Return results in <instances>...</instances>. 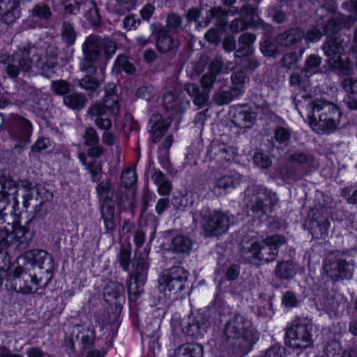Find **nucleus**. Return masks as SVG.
Masks as SVG:
<instances>
[{
  "mask_svg": "<svg viewBox=\"0 0 357 357\" xmlns=\"http://www.w3.org/2000/svg\"><path fill=\"white\" fill-rule=\"evenodd\" d=\"M0 63L4 65V70L8 77L15 81L20 74L30 73L36 66L41 75L49 77L57 64L56 55L53 52H46L36 45L27 44L19 47L12 54L0 55Z\"/></svg>",
  "mask_w": 357,
  "mask_h": 357,
  "instance_id": "f257e3e1",
  "label": "nucleus"
},
{
  "mask_svg": "<svg viewBox=\"0 0 357 357\" xmlns=\"http://www.w3.org/2000/svg\"><path fill=\"white\" fill-rule=\"evenodd\" d=\"M223 333L234 357H245L252 350L260 335L252 321L238 313L226 322Z\"/></svg>",
  "mask_w": 357,
  "mask_h": 357,
  "instance_id": "f03ea898",
  "label": "nucleus"
},
{
  "mask_svg": "<svg viewBox=\"0 0 357 357\" xmlns=\"http://www.w3.org/2000/svg\"><path fill=\"white\" fill-rule=\"evenodd\" d=\"M35 187L29 181H24L18 185L4 172L0 171V223L5 221V208L13 201V208L19 206L18 196L22 197V204L26 210L33 199Z\"/></svg>",
  "mask_w": 357,
  "mask_h": 357,
  "instance_id": "7ed1b4c3",
  "label": "nucleus"
},
{
  "mask_svg": "<svg viewBox=\"0 0 357 357\" xmlns=\"http://www.w3.org/2000/svg\"><path fill=\"white\" fill-rule=\"evenodd\" d=\"M311 113L307 119L310 126L323 133L330 134L337 128L342 116L340 108L324 100H315L310 104Z\"/></svg>",
  "mask_w": 357,
  "mask_h": 357,
  "instance_id": "20e7f679",
  "label": "nucleus"
},
{
  "mask_svg": "<svg viewBox=\"0 0 357 357\" xmlns=\"http://www.w3.org/2000/svg\"><path fill=\"white\" fill-rule=\"evenodd\" d=\"M116 49V43L109 38H101L96 35L89 36L82 45L84 59L81 63V70L86 72L91 69L96 73L95 64L102 59H111Z\"/></svg>",
  "mask_w": 357,
  "mask_h": 357,
  "instance_id": "39448f33",
  "label": "nucleus"
},
{
  "mask_svg": "<svg viewBox=\"0 0 357 357\" xmlns=\"http://www.w3.org/2000/svg\"><path fill=\"white\" fill-rule=\"evenodd\" d=\"M244 201L246 203L248 212L258 217L261 221L266 220L273 212L279 198L276 192L266 187H252L245 190Z\"/></svg>",
  "mask_w": 357,
  "mask_h": 357,
  "instance_id": "423d86ee",
  "label": "nucleus"
},
{
  "mask_svg": "<svg viewBox=\"0 0 357 357\" xmlns=\"http://www.w3.org/2000/svg\"><path fill=\"white\" fill-rule=\"evenodd\" d=\"M5 221L0 223V226L6 222L9 213L5 208ZM31 238L29 229L26 226L14 225L12 232L0 227V255L3 257L2 263L7 266L10 263V258L6 252H3L8 247L17 243L16 249L20 250L26 249Z\"/></svg>",
  "mask_w": 357,
  "mask_h": 357,
  "instance_id": "0eeeda50",
  "label": "nucleus"
},
{
  "mask_svg": "<svg viewBox=\"0 0 357 357\" xmlns=\"http://www.w3.org/2000/svg\"><path fill=\"white\" fill-rule=\"evenodd\" d=\"M312 324L307 319L296 317L285 331V345L293 349L307 347L312 344Z\"/></svg>",
  "mask_w": 357,
  "mask_h": 357,
  "instance_id": "6e6552de",
  "label": "nucleus"
},
{
  "mask_svg": "<svg viewBox=\"0 0 357 357\" xmlns=\"http://www.w3.org/2000/svg\"><path fill=\"white\" fill-rule=\"evenodd\" d=\"M314 157L309 153L296 151L288 157V164L281 171L283 179H296L310 175L317 170Z\"/></svg>",
  "mask_w": 357,
  "mask_h": 357,
  "instance_id": "1a4fd4ad",
  "label": "nucleus"
},
{
  "mask_svg": "<svg viewBox=\"0 0 357 357\" xmlns=\"http://www.w3.org/2000/svg\"><path fill=\"white\" fill-rule=\"evenodd\" d=\"M47 284L43 275L29 273L21 268H17L13 274L8 275L5 286L16 292L28 294L36 293L38 289Z\"/></svg>",
  "mask_w": 357,
  "mask_h": 357,
  "instance_id": "9d476101",
  "label": "nucleus"
},
{
  "mask_svg": "<svg viewBox=\"0 0 357 357\" xmlns=\"http://www.w3.org/2000/svg\"><path fill=\"white\" fill-rule=\"evenodd\" d=\"M100 199V213L107 233H112L116 227L114 218L116 202L114 200V188L109 181H102L96 188Z\"/></svg>",
  "mask_w": 357,
  "mask_h": 357,
  "instance_id": "9b49d317",
  "label": "nucleus"
},
{
  "mask_svg": "<svg viewBox=\"0 0 357 357\" xmlns=\"http://www.w3.org/2000/svg\"><path fill=\"white\" fill-rule=\"evenodd\" d=\"M307 226L312 238L325 240L331 227L328 212L323 208L312 209L308 214Z\"/></svg>",
  "mask_w": 357,
  "mask_h": 357,
  "instance_id": "f8f14e48",
  "label": "nucleus"
},
{
  "mask_svg": "<svg viewBox=\"0 0 357 357\" xmlns=\"http://www.w3.org/2000/svg\"><path fill=\"white\" fill-rule=\"evenodd\" d=\"M203 228L207 236H219L229 227V218L222 211L209 208L202 213Z\"/></svg>",
  "mask_w": 357,
  "mask_h": 357,
  "instance_id": "ddd939ff",
  "label": "nucleus"
},
{
  "mask_svg": "<svg viewBox=\"0 0 357 357\" xmlns=\"http://www.w3.org/2000/svg\"><path fill=\"white\" fill-rule=\"evenodd\" d=\"M26 257L33 260L34 266L39 268L38 275H43L45 283L48 284L52 278L54 267L53 257L42 250L29 251L26 253Z\"/></svg>",
  "mask_w": 357,
  "mask_h": 357,
  "instance_id": "4468645a",
  "label": "nucleus"
},
{
  "mask_svg": "<svg viewBox=\"0 0 357 357\" xmlns=\"http://www.w3.org/2000/svg\"><path fill=\"white\" fill-rule=\"evenodd\" d=\"M229 115L231 122L240 129L251 128L256 119V113L246 104L232 106Z\"/></svg>",
  "mask_w": 357,
  "mask_h": 357,
  "instance_id": "2eb2a0df",
  "label": "nucleus"
},
{
  "mask_svg": "<svg viewBox=\"0 0 357 357\" xmlns=\"http://www.w3.org/2000/svg\"><path fill=\"white\" fill-rule=\"evenodd\" d=\"M96 333L90 326L77 324L73 327L70 333V347L75 349V344L82 346V350L90 349L93 347Z\"/></svg>",
  "mask_w": 357,
  "mask_h": 357,
  "instance_id": "dca6fc26",
  "label": "nucleus"
},
{
  "mask_svg": "<svg viewBox=\"0 0 357 357\" xmlns=\"http://www.w3.org/2000/svg\"><path fill=\"white\" fill-rule=\"evenodd\" d=\"M207 311H198L197 315L193 318L191 322L188 323L186 328V334L194 339H200L204 337L207 329L211 325V320Z\"/></svg>",
  "mask_w": 357,
  "mask_h": 357,
  "instance_id": "f3484780",
  "label": "nucleus"
},
{
  "mask_svg": "<svg viewBox=\"0 0 357 357\" xmlns=\"http://www.w3.org/2000/svg\"><path fill=\"white\" fill-rule=\"evenodd\" d=\"M304 31L300 27H292L279 33L276 37L278 45L285 47L298 48L301 47Z\"/></svg>",
  "mask_w": 357,
  "mask_h": 357,
  "instance_id": "a211bd4d",
  "label": "nucleus"
},
{
  "mask_svg": "<svg viewBox=\"0 0 357 357\" xmlns=\"http://www.w3.org/2000/svg\"><path fill=\"white\" fill-rule=\"evenodd\" d=\"M9 121L11 124V130L15 132L17 138L23 142H27L33 132L31 123L26 119L17 115L11 114Z\"/></svg>",
  "mask_w": 357,
  "mask_h": 357,
  "instance_id": "6ab92c4d",
  "label": "nucleus"
},
{
  "mask_svg": "<svg viewBox=\"0 0 357 357\" xmlns=\"http://www.w3.org/2000/svg\"><path fill=\"white\" fill-rule=\"evenodd\" d=\"M239 15L241 20L253 29H264L266 23L259 17L258 8L256 6L248 3L243 5L239 10Z\"/></svg>",
  "mask_w": 357,
  "mask_h": 357,
  "instance_id": "aec40b11",
  "label": "nucleus"
},
{
  "mask_svg": "<svg viewBox=\"0 0 357 357\" xmlns=\"http://www.w3.org/2000/svg\"><path fill=\"white\" fill-rule=\"evenodd\" d=\"M20 0H0V15L7 24H13L20 16Z\"/></svg>",
  "mask_w": 357,
  "mask_h": 357,
  "instance_id": "412c9836",
  "label": "nucleus"
},
{
  "mask_svg": "<svg viewBox=\"0 0 357 357\" xmlns=\"http://www.w3.org/2000/svg\"><path fill=\"white\" fill-rule=\"evenodd\" d=\"M241 183V175L232 174L225 175L218 178L213 187V192L218 196L226 195Z\"/></svg>",
  "mask_w": 357,
  "mask_h": 357,
  "instance_id": "4be33fe9",
  "label": "nucleus"
},
{
  "mask_svg": "<svg viewBox=\"0 0 357 357\" xmlns=\"http://www.w3.org/2000/svg\"><path fill=\"white\" fill-rule=\"evenodd\" d=\"M87 74L78 80V85L84 90L89 91V93H93L98 89L105 79L104 70H98L94 73L91 69L86 72Z\"/></svg>",
  "mask_w": 357,
  "mask_h": 357,
  "instance_id": "5701e85b",
  "label": "nucleus"
},
{
  "mask_svg": "<svg viewBox=\"0 0 357 357\" xmlns=\"http://www.w3.org/2000/svg\"><path fill=\"white\" fill-rule=\"evenodd\" d=\"M159 286L165 292L176 293V287L178 284V267L173 266L162 272L158 280Z\"/></svg>",
  "mask_w": 357,
  "mask_h": 357,
  "instance_id": "b1692460",
  "label": "nucleus"
},
{
  "mask_svg": "<svg viewBox=\"0 0 357 357\" xmlns=\"http://www.w3.org/2000/svg\"><path fill=\"white\" fill-rule=\"evenodd\" d=\"M261 243L257 238L248 239L244 236L241 243V253L243 257L249 263L257 260L259 257Z\"/></svg>",
  "mask_w": 357,
  "mask_h": 357,
  "instance_id": "393cba45",
  "label": "nucleus"
},
{
  "mask_svg": "<svg viewBox=\"0 0 357 357\" xmlns=\"http://www.w3.org/2000/svg\"><path fill=\"white\" fill-rule=\"evenodd\" d=\"M333 267L327 271V275L334 282L348 280L352 277V272L349 268V264L346 259H340Z\"/></svg>",
  "mask_w": 357,
  "mask_h": 357,
  "instance_id": "a878e982",
  "label": "nucleus"
},
{
  "mask_svg": "<svg viewBox=\"0 0 357 357\" xmlns=\"http://www.w3.org/2000/svg\"><path fill=\"white\" fill-rule=\"evenodd\" d=\"M296 274L294 263L291 261H282L278 263L274 270V275L277 280L284 283L293 279Z\"/></svg>",
  "mask_w": 357,
  "mask_h": 357,
  "instance_id": "bb28decb",
  "label": "nucleus"
},
{
  "mask_svg": "<svg viewBox=\"0 0 357 357\" xmlns=\"http://www.w3.org/2000/svg\"><path fill=\"white\" fill-rule=\"evenodd\" d=\"M149 124L152 139L155 143L161 139L169 127L168 123L162 120V116L159 114H153Z\"/></svg>",
  "mask_w": 357,
  "mask_h": 357,
  "instance_id": "cd10ccee",
  "label": "nucleus"
},
{
  "mask_svg": "<svg viewBox=\"0 0 357 357\" xmlns=\"http://www.w3.org/2000/svg\"><path fill=\"white\" fill-rule=\"evenodd\" d=\"M226 301L221 294L217 292L213 300L210 303L207 307L200 310L201 311H207L210 316V320L212 322L214 320L221 318L226 310Z\"/></svg>",
  "mask_w": 357,
  "mask_h": 357,
  "instance_id": "c85d7f7f",
  "label": "nucleus"
},
{
  "mask_svg": "<svg viewBox=\"0 0 357 357\" xmlns=\"http://www.w3.org/2000/svg\"><path fill=\"white\" fill-rule=\"evenodd\" d=\"M342 40L338 37L329 38L323 45L322 50L327 59H337L344 52Z\"/></svg>",
  "mask_w": 357,
  "mask_h": 357,
  "instance_id": "c756f323",
  "label": "nucleus"
},
{
  "mask_svg": "<svg viewBox=\"0 0 357 357\" xmlns=\"http://www.w3.org/2000/svg\"><path fill=\"white\" fill-rule=\"evenodd\" d=\"M326 62L331 69L341 75H350L354 72V63L348 57L342 59V56H338L335 59L332 58L326 59Z\"/></svg>",
  "mask_w": 357,
  "mask_h": 357,
  "instance_id": "7c9ffc66",
  "label": "nucleus"
},
{
  "mask_svg": "<svg viewBox=\"0 0 357 357\" xmlns=\"http://www.w3.org/2000/svg\"><path fill=\"white\" fill-rule=\"evenodd\" d=\"M132 270L130 273L131 280H137L139 282H145L148 265L144 259L141 256L135 257L132 264Z\"/></svg>",
  "mask_w": 357,
  "mask_h": 357,
  "instance_id": "2f4dec72",
  "label": "nucleus"
},
{
  "mask_svg": "<svg viewBox=\"0 0 357 357\" xmlns=\"http://www.w3.org/2000/svg\"><path fill=\"white\" fill-rule=\"evenodd\" d=\"M88 100L86 96L81 93L75 92L63 97V102L68 108L73 110H82Z\"/></svg>",
  "mask_w": 357,
  "mask_h": 357,
  "instance_id": "473e14b6",
  "label": "nucleus"
},
{
  "mask_svg": "<svg viewBox=\"0 0 357 357\" xmlns=\"http://www.w3.org/2000/svg\"><path fill=\"white\" fill-rule=\"evenodd\" d=\"M124 292L123 285L116 281H109L104 288V298L106 302H112L121 296Z\"/></svg>",
  "mask_w": 357,
  "mask_h": 357,
  "instance_id": "72a5a7b5",
  "label": "nucleus"
},
{
  "mask_svg": "<svg viewBox=\"0 0 357 357\" xmlns=\"http://www.w3.org/2000/svg\"><path fill=\"white\" fill-rule=\"evenodd\" d=\"M105 96L104 97L103 105L106 109H111L113 112L118 110V96L115 91V85L109 83L105 86Z\"/></svg>",
  "mask_w": 357,
  "mask_h": 357,
  "instance_id": "f704fd0d",
  "label": "nucleus"
},
{
  "mask_svg": "<svg viewBox=\"0 0 357 357\" xmlns=\"http://www.w3.org/2000/svg\"><path fill=\"white\" fill-rule=\"evenodd\" d=\"M180 357H204V347L198 343L180 344Z\"/></svg>",
  "mask_w": 357,
  "mask_h": 357,
  "instance_id": "c9c22d12",
  "label": "nucleus"
},
{
  "mask_svg": "<svg viewBox=\"0 0 357 357\" xmlns=\"http://www.w3.org/2000/svg\"><path fill=\"white\" fill-rule=\"evenodd\" d=\"M30 17L33 19L47 21L52 15L50 7L45 2H40L34 5L29 10Z\"/></svg>",
  "mask_w": 357,
  "mask_h": 357,
  "instance_id": "e433bc0d",
  "label": "nucleus"
},
{
  "mask_svg": "<svg viewBox=\"0 0 357 357\" xmlns=\"http://www.w3.org/2000/svg\"><path fill=\"white\" fill-rule=\"evenodd\" d=\"M121 70L130 75L134 74L136 71L134 65L128 61V56L124 54L116 57L113 66V71L116 73H120Z\"/></svg>",
  "mask_w": 357,
  "mask_h": 357,
  "instance_id": "4c0bfd02",
  "label": "nucleus"
},
{
  "mask_svg": "<svg viewBox=\"0 0 357 357\" xmlns=\"http://www.w3.org/2000/svg\"><path fill=\"white\" fill-rule=\"evenodd\" d=\"M252 162L255 166L260 169H268L273 164L271 156L262 149H257L254 151Z\"/></svg>",
  "mask_w": 357,
  "mask_h": 357,
  "instance_id": "58836bf2",
  "label": "nucleus"
},
{
  "mask_svg": "<svg viewBox=\"0 0 357 357\" xmlns=\"http://www.w3.org/2000/svg\"><path fill=\"white\" fill-rule=\"evenodd\" d=\"M137 0H116L112 8V13L123 16L135 8Z\"/></svg>",
  "mask_w": 357,
  "mask_h": 357,
  "instance_id": "ea45409f",
  "label": "nucleus"
},
{
  "mask_svg": "<svg viewBox=\"0 0 357 357\" xmlns=\"http://www.w3.org/2000/svg\"><path fill=\"white\" fill-rule=\"evenodd\" d=\"M61 35L62 40L68 45H73L77 38V33L74 26L68 21H64L62 23Z\"/></svg>",
  "mask_w": 357,
  "mask_h": 357,
  "instance_id": "a19ab883",
  "label": "nucleus"
},
{
  "mask_svg": "<svg viewBox=\"0 0 357 357\" xmlns=\"http://www.w3.org/2000/svg\"><path fill=\"white\" fill-rule=\"evenodd\" d=\"M164 107L172 114H176L178 112V99L176 90L174 91H168L163 96Z\"/></svg>",
  "mask_w": 357,
  "mask_h": 357,
  "instance_id": "79ce46f5",
  "label": "nucleus"
},
{
  "mask_svg": "<svg viewBox=\"0 0 357 357\" xmlns=\"http://www.w3.org/2000/svg\"><path fill=\"white\" fill-rule=\"evenodd\" d=\"M340 195L349 204H357V184L351 183L341 189Z\"/></svg>",
  "mask_w": 357,
  "mask_h": 357,
  "instance_id": "37998d69",
  "label": "nucleus"
},
{
  "mask_svg": "<svg viewBox=\"0 0 357 357\" xmlns=\"http://www.w3.org/2000/svg\"><path fill=\"white\" fill-rule=\"evenodd\" d=\"M229 155V151L224 144L222 145H211L207 149V155L212 160L224 159L229 160L227 156Z\"/></svg>",
  "mask_w": 357,
  "mask_h": 357,
  "instance_id": "c03bdc74",
  "label": "nucleus"
},
{
  "mask_svg": "<svg viewBox=\"0 0 357 357\" xmlns=\"http://www.w3.org/2000/svg\"><path fill=\"white\" fill-rule=\"evenodd\" d=\"M51 89L54 94L65 96L73 90V86L66 80L59 79L52 82Z\"/></svg>",
  "mask_w": 357,
  "mask_h": 357,
  "instance_id": "a18cd8bd",
  "label": "nucleus"
},
{
  "mask_svg": "<svg viewBox=\"0 0 357 357\" xmlns=\"http://www.w3.org/2000/svg\"><path fill=\"white\" fill-rule=\"evenodd\" d=\"M36 192L37 195L43 199L40 202L39 204H36L34 206V214L32 216V218L30 219L26 225L29 227V225L32 223L33 219L37 215V214L41 211L42 206L44 204L45 200H48L50 198L53 197L51 192H49L45 188L42 186L36 187Z\"/></svg>",
  "mask_w": 357,
  "mask_h": 357,
  "instance_id": "49530a36",
  "label": "nucleus"
},
{
  "mask_svg": "<svg viewBox=\"0 0 357 357\" xmlns=\"http://www.w3.org/2000/svg\"><path fill=\"white\" fill-rule=\"evenodd\" d=\"M130 255H131V248L128 244L127 245H121L119 251V254L118 255L119 262L120 264L121 267L125 271H129L130 267Z\"/></svg>",
  "mask_w": 357,
  "mask_h": 357,
  "instance_id": "de8ad7c7",
  "label": "nucleus"
},
{
  "mask_svg": "<svg viewBox=\"0 0 357 357\" xmlns=\"http://www.w3.org/2000/svg\"><path fill=\"white\" fill-rule=\"evenodd\" d=\"M298 52L291 51L284 54L281 59V64L289 68H291L294 65H295L300 56L304 52V49L302 47H298Z\"/></svg>",
  "mask_w": 357,
  "mask_h": 357,
  "instance_id": "09e8293b",
  "label": "nucleus"
},
{
  "mask_svg": "<svg viewBox=\"0 0 357 357\" xmlns=\"http://www.w3.org/2000/svg\"><path fill=\"white\" fill-rule=\"evenodd\" d=\"M264 243H266L272 250L275 253L278 254L279 249L283 245L287 243L286 238L283 235L274 234L267 236L264 240Z\"/></svg>",
  "mask_w": 357,
  "mask_h": 357,
  "instance_id": "8fccbe9b",
  "label": "nucleus"
},
{
  "mask_svg": "<svg viewBox=\"0 0 357 357\" xmlns=\"http://www.w3.org/2000/svg\"><path fill=\"white\" fill-rule=\"evenodd\" d=\"M282 305L289 309L298 307L299 305V300L297 294L291 290L286 291L282 296Z\"/></svg>",
  "mask_w": 357,
  "mask_h": 357,
  "instance_id": "3c124183",
  "label": "nucleus"
},
{
  "mask_svg": "<svg viewBox=\"0 0 357 357\" xmlns=\"http://www.w3.org/2000/svg\"><path fill=\"white\" fill-rule=\"evenodd\" d=\"M259 252L258 261H263L266 263L273 261L278 256V253L275 255V252L266 243H264V241L261 243Z\"/></svg>",
  "mask_w": 357,
  "mask_h": 357,
  "instance_id": "603ef678",
  "label": "nucleus"
},
{
  "mask_svg": "<svg viewBox=\"0 0 357 357\" xmlns=\"http://www.w3.org/2000/svg\"><path fill=\"white\" fill-rule=\"evenodd\" d=\"M260 50L264 56L268 57L275 58L279 54L278 47L270 40H265L261 43Z\"/></svg>",
  "mask_w": 357,
  "mask_h": 357,
  "instance_id": "864d4df0",
  "label": "nucleus"
},
{
  "mask_svg": "<svg viewBox=\"0 0 357 357\" xmlns=\"http://www.w3.org/2000/svg\"><path fill=\"white\" fill-rule=\"evenodd\" d=\"M291 138V130L289 128L278 126L274 131V139L280 144H287Z\"/></svg>",
  "mask_w": 357,
  "mask_h": 357,
  "instance_id": "5fc2aeb1",
  "label": "nucleus"
},
{
  "mask_svg": "<svg viewBox=\"0 0 357 357\" xmlns=\"http://www.w3.org/2000/svg\"><path fill=\"white\" fill-rule=\"evenodd\" d=\"M174 44L173 38L167 34H160L157 40V47L161 52H167L172 50Z\"/></svg>",
  "mask_w": 357,
  "mask_h": 357,
  "instance_id": "6e6d98bb",
  "label": "nucleus"
},
{
  "mask_svg": "<svg viewBox=\"0 0 357 357\" xmlns=\"http://www.w3.org/2000/svg\"><path fill=\"white\" fill-rule=\"evenodd\" d=\"M144 282H139L137 280H131L128 286L129 298L133 301H136L139 296L142 294Z\"/></svg>",
  "mask_w": 357,
  "mask_h": 357,
  "instance_id": "4d7b16f0",
  "label": "nucleus"
},
{
  "mask_svg": "<svg viewBox=\"0 0 357 357\" xmlns=\"http://www.w3.org/2000/svg\"><path fill=\"white\" fill-rule=\"evenodd\" d=\"M121 183L126 188L132 187L137 181L135 171L130 168L125 169L121 174Z\"/></svg>",
  "mask_w": 357,
  "mask_h": 357,
  "instance_id": "13d9d810",
  "label": "nucleus"
},
{
  "mask_svg": "<svg viewBox=\"0 0 357 357\" xmlns=\"http://www.w3.org/2000/svg\"><path fill=\"white\" fill-rule=\"evenodd\" d=\"M178 28V15L174 13H169L166 20V31L167 33H176Z\"/></svg>",
  "mask_w": 357,
  "mask_h": 357,
  "instance_id": "bf43d9fd",
  "label": "nucleus"
},
{
  "mask_svg": "<svg viewBox=\"0 0 357 357\" xmlns=\"http://www.w3.org/2000/svg\"><path fill=\"white\" fill-rule=\"evenodd\" d=\"M86 146L97 145L99 143V137L96 130L93 128H87L83 135Z\"/></svg>",
  "mask_w": 357,
  "mask_h": 357,
  "instance_id": "052dcab7",
  "label": "nucleus"
},
{
  "mask_svg": "<svg viewBox=\"0 0 357 357\" xmlns=\"http://www.w3.org/2000/svg\"><path fill=\"white\" fill-rule=\"evenodd\" d=\"M91 7L88 10L87 18L93 25L99 24L101 17L97 3L94 1H91Z\"/></svg>",
  "mask_w": 357,
  "mask_h": 357,
  "instance_id": "680f3d73",
  "label": "nucleus"
},
{
  "mask_svg": "<svg viewBox=\"0 0 357 357\" xmlns=\"http://www.w3.org/2000/svg\"><path fill=\"white\" fill-rule=\"evenodd\" d=\"M140 24V20L134 14L127 15L123 20V26L126 31L135 30Z\"/></svg>",
  "mask_w": 357,
  "mask_h": 357,
  "instance_id": "e2e57ef3",
  "label": "nucleus"
},
{
  "mask_svg": "<svg viewBox=\"0 0 357 357\" xmlns=\"http://www.w3.org/2000/svg\"><path fill=\"white\" fill-rule=\"evenodd\" d=\"M193 243V241L190 237L180 234V254L190 255Z\"/></svg>",
  "mask_w": 357,
  "mask_h": 357,
  "instance_id": "0e129e2a",
  "label": "nucleus"
},
{
  "mask_svg": "<svg viewBox=\"0 0 357 357\" xmlns=\"http://www.w3.org/2000/svg\"><path fill=\"white\" fill-rule=\"evenodd\" d=\"M216 75L213 73H206L200 79V84L202 90L210 91L213 86Z\"/></svg>",
  "mask_w": 357,
  "mask_h": 357,
  "instance_id": "69168bd1",
  "label": "nucleus"
},
{
  "mask_svg": "<svg viewBox=\"0 0 357 357\" xmlns=\"http://www.w3.org/2000/svg\"><path fill=\"white\" fill-rule=\"evenodd\" d=\"M342 89L349 93H357V79L352 77H346L342 82Z\"/></svg>",
  "mask_w": 357,
  "mask_h": 357,
  "instance_id": "338daca9",
  "label": "nucleus"
},
{
  "mask_svg": "<svg viewBox=\"0 0 357 357\" xmlns=\"http://www.w3.org/2000/svg\"><path fill=\"white\" fill-rule=\"evenodd\" d=\"M284 348L280 344H275L267 349L263 357H285Z\"/></svg>",
  "mask_w": 357,
  "mask_h": 357,
  "instance_id": "774afa93",
  "label": "nucleus"
}]
</instances>
